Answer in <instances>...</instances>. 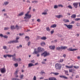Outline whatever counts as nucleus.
Here are the masks:
<instances>
[{
  "label": "nucleus",
  "mask_w": 80,
  "mask_h": 80,
  "mask_svg": "<svg viewBox=\"0 0 80 80\" xmlns=\"http://www.w3.org/2000/svg\"><path fill=\"white\" fill-rule=\"evenodd\" d=\"M30 12V11H28L25 14L24 18L25 19V22H28V19H30L32 17V15L31 14H29Z\"/></svg>",
  "instance_id": "1"
},
{
  "label": "nucleus",
  "mask_w": 80,
  "mask_h": 80,
  "mask_svg": "<svg viewBox=\"0 0 80 80\" xmlns=\"http://www.w3.org/2000/svg\"><path fill=\"white\" fill-rule=\"evenodd\" d=\"M55 68L57 70H60L62 68V64L60 63H57L55 64Z\"/></svg>",
  "instance_id": "2"
},
{
  "label": "nucleus",
  "mask_w": 80,
  "mask_h": 80,
  "mask_svg": "<svg viewBox=\"0 0 80 80\" xmlns=\"http://www.w3.org/2000/svg\"><path fill=\"white\" fill-rule=\"evenodd\" d=\"M49 55L50 53L49 52H47V51H45L44 52L41 54L42 56H43V57H47V56H48Z\"/></svg>",
  "instance_id": "3"
},
{
  "label": "nucleus",
  "mask_w": 80,
  "mask_h": 80,
  "mask_svg": "<svg viewBox=\"0 0 80 80\" xmlns=\"http://www.w3.org/2000/svg\"><path fill=\"white\" fill-rule=\"evenodd\" d=\"M64 25H65V26H66L67 28L68 29H72V28H73V25H72L69 24L68 25L66 24H64Z\"/></svg>",
  "instance_id": "4"
},
{
  "label": "nucleus",
  "mask_w": 80,
  "mask_h": 80,
  "mask_svg": "<svg viewBox=\"0 0 80 80\" xmlns=\"http://www.w3.org/2000/svg\"><path fill=\"white\" fill-rule=\"evenodd\" d=\"M1 72L2 73H4L6 72V69L5 68H3L0 69Z\"/></svg>",
  "instance_id": "5"
},
{
  "label": "nucleus",
  "mask_w": 80,
  "mask_h": 80,
  "mask_svg": "<svg viewBox=\"0 0 80 80\" xmlns=\"http://www.w3.org/2000/svg\"><path fill=\"white\" fill-rule=\"evenodd\" d=\"M38 50L39 52H41L44 51V49L39 47L38 48Z\"/></svg>",
  "instance_id": "6"
},
{
  "label": "nucleus",
  "mask_w": 80,
  "mask_h": 80,
  "mask_svg": "<svg viewBox=\"0 0 80 80\" xmlns=\"http://www.w3.org/2000/svg\"><path fill=\"white\" fill-rule=\"evenodd\" d=\"M18 41L17 40H14L12 41H10L9 42V43H18Z\"/></svg>",
  "instance_id": "7"
},
{
  "label": "nucleus",
  "mask_w": 80,
  "mask_h": 80,
  "mask_svg": "<svg viewBox=\"0 0 80 80\" xmlns=\"http://www.w3.org/2000/svg\"><path fill=\"white\" fill-rule=\"evenodd\" d=\"M78 2H74L73 3V5L75 8L78 7Z\"/></svg>",
  "instance_id": "8"
},
{
  "label": "nucleus",
  "mask_w": 80,
  "mask_h": 80,
  "mask_svg": "<svg viewBox=\"0 0 80 80\" xmlns=\"http://www.w3.org/2000/svg\"><path fill=\"white\" fill-rule=\"evenodd\" d=\"M56 17L58 18H62L63 16L62 15H59L55 16Z\"/></svg>",
  "instance_id": "9"
},
{
  "label": "nucleus",
  "mask_w": 80,
  "mask_h": 80,
  "mask_svg": "<svg viewBox=\"0 0 80 80\" xmlns=\"http://www.w3.org/2000/svg\"><path fill=\"white\" fill-rule=\"evenodd\" d=\"M7 56L8 57H9V58H11V57H16V54H14L13 55H9L8 54Z\"/></svg>",
  "instance_id": "10"
},
{
  "label": "nucleus",
  "mask_w": 80,
  "mask_h": 80,
  "mask_svg": "<svg viewBox=\"0 0 80 80\" xmlns=\"http://www.w3.org/2000/svg\"><path fill=\"white\" fill-rule=\"evenodd\" d=\"M37 49L35 48L34 49V52H33V54H37V53H38L39 52L38 51H37Z\"/></svg>",
  "instance_id": "11"
},
{
  "label": "nucleus",
  "mask_w": 80,
  "mask_h": 80,
  "mask_svg": "<svg viewBox=\"0 0 80 80\" xmlns=\"http://www.w3.org/2000/svg\"><path fill=\"white\" fill-rule=\"evenodd\" d=\"M60 78H65V79H68V78L67 77H65L64 76L62 75L59 76Z\"/></svg>",
  "instance_id": "12"
},
{
  "label": "nucleus",
  "mask_w": 80,
  "mask_h": 80,
  "mask_svg": "<svg viewBox=\"0 0 80 80\" xmlns=\"http://www.w3.org/2000/svg\"><path fill=\"white\" fill-rule=\"evenodd\" d=\"M55 46H49V48L51 50H54L55 49Z\"/></svg>",
  "instance_id": "13"
},
{
  "label": "nucleus",
  "mask_w": 80,
  "mask_h": 80,
  "mask_svg": "<svg viewBox=\"0 0 80 80\" xmlns=\"http://www.w3.org/2000/svg\"><path fill=\"white\" fill-rule=\"evenodd\" d=\"M34 65L33 63H30L28 64V67H32L34 66Z\"/></svg>",
  "instance_id": "14"
},
{
  "label": "nucleus",
  "mask_w": 80,
  "mask_h": 80,
  "mask_svg": "<svg viewBox=\"0 0 80 80\" xmlns=\"http://www.w3.org/2000/svg\"><path fill=\"white\" fill-rule=\"evenodd\" d=\"M49 80H57V79L55 78L51 77L49 78Z\"/></svg>",
  "instance_id": "15"
},
{
  "label": "nucleus",
  "mask_w": 80,
  "mask_h": 80,
  "mask_svg": "<svg viewBox=\"0 0 80 80\" xmlns=\"http://www.w3.org/2000/svg\"><path fill=\"white\" fill-rule=\"evenodd\" d=\"M17 59L15 57V56L12 57V60L14 62H17Z\"/></svg>",
  "instance_id": "16"
},
{
  "label": "nucleus",
  "mask_w": 80,
  "mask_h": 80,
  "mask_svg": "<svg viewBox=\"0 0 80 80\" xmlns=\"http://www.w3.org/2000/svg\"><path fill=\"white\" fill-rule=\"evenodd\" d=\"M56 27H57V25L56 24L52 25L50 26V28H56Z\"/></svg>",
  "instance_id": "17"
},
{
  "label": "nucleus",
  "mask_w": 80,
  "mask_h": 80,
  "mask_svg": "<svg viewBox=\"0 0 80 80\" xmlns=\"http://www.w3.org/2000/svg\"><path fill=\"white\" fill-rule=\"evenodd\" d=\"M23 14H24V12H22L20 13L19 14H18V16L19 17L22 16V15H23Z\"/></svg>",
  "instance_id": "18"
},
{
  "label": "nucleus",
  "mask_w": 80,
  "mask_h": 80,
  "mask_svg": "<svg viewBox=\"0 0 80 80\" xmlns=\"http://www.w3.org/2000/svg\"><path fill=\"white\" fill-rule=\"evenodd\" d=\"M78 49H72V48H69V50L70 51H76V50H77Z\"/></svg>",
  "instance_id": "19"
},
{
  "label": "nucleus",
  "mask_w": 80,
  "mask_h": 80,
  "mask_svg": "<svg viewBox=\"0 0 80 80\" xmlns=\"http://www.w3.org/2000/svg\"><path fill=\"white\" fill-rule=\"evenodd\" d=\"M67 48V47L66 46H61V50H65Z\"/></svg>",
  "instance_id": "20"
},
{
  "label": "nucleus",
  "mask_w": 80,
  "mask_h": 80,
  "mask_svg": "<svg viewBox=\"0 0 80 80\" xmlns=\"http://www.w3.org/2000/svg\"><path fill=\"white\" fill-rule=\"evenodd\" d=\"M8 3H9V2L8 1H6L4 2L3 5H8Z\"/></svg>",
  "instance_id": "21"
},
{
  "label": "nucleus",
  "mask_w": 80,
  "mask_h": 80,
  "mask_svg": "<svg viewBox=\"0 0 80 80\" xmlns=\"http://www.w3.org/2000/svg\"><path fill=\"white\" fill-rule=\"evenodd\" d=\"M20 28L18 25H16L15 27V29H17V30H19V29Z\"/></svg>",
  "instance_id": "22"
},
{
  "label": "nucleus",
  "mask_w": 80,
  "mask_h": 80,
  "mask_svg": "<svg viewBox=\"0 0 80 80\" xmlns=\"http://www.w3.org/2000/svg\"><path fill=\"white\" fill-rule=\"evenodd\" d=\"M73 67V65H72L70 66H66V67L68 68H72Z\"/></svg>",
  "instance_id": "23"
},
{
  "label": "nucleus",
  "mask_w": 80,
  "mask_h": 80,
  "mask_svg": "<svg viewBox=\"0 0 80 80\" xmlns=\"http://www.w3.org/2000/svg\"><path fill=\"white\" fill-rule=\"evenodd\" d=\"M46 30L47 31H48V32H50V28L49 27H46Z\"/></svg>",
  "instance_id": "24"
},
{
  "label": "nucleus",
  "mask_w": 80,
  "mask_h": 80,
  "mask_svg": "<svg viewBox=\"0 0 80 80\" xmlns=\"http://www.w3.org/2000/svg\"><path fill=\"white\" fill-rule=\"evenodd\" d=\"M41 46L43 47V46H44V45H45V43L43 42H41Z\"/></svg>",
  "instance_id": "25"
},
{
  "label": "nucleus",
  "mask_w": 80,
  "mask_h": 80,
  "mask_svg": "<svg viewBox=\"0 0 80 80\" xmlns=\"http://www.w3.org/2000/svg\"><path fill=\"white\" fill-rule=\"evenodd\" d=\"M41 40H45L47 39V37H43L41 38Z\"/></svg>",
  "instance_id": "26"
},
{
  "label": "nucleus",
  "mask_w": 80,
  "mask_h": 80,
  "mask_svg": "<svg viewBox=\"0 0 80 80\" xmlns=\"http://www.w3.org/2000/svg\"><path fill=\"white\" fill-rule=\"evenodd\" d=\"M11 30H14V29H15V27L14 26H11Z\"/></svg>",
  "instance_id": "27"
},
{
  "label": "nucleus",
  "mask_w": 80,
  "mask_h": 80,
  "mask_svg": "<svg viewBox=\"0 0 80 80\" xmlns=\"http://www.w3.org/2000/svg\"><path fill=\"white\" fill-rule=\"evenodd\" d=\"M19 72V70L18 69L14 73V75H17L18 74V72Z\"/></svg>",
  "instance_id": "28"
},
{
  "label": "nucleus",
  "mask_w": 80,
  "mask_h": 80,
  "mask_svg": "<svg viewBox=\"0 0 80 80\" xmlns=\"http://www.w3.org/2000/svg\"><path fill=\"white\" fill-rule=\"evenodd\" d=\"M63 62V59H61L60 60L58 61L59 63H62Z\"/></svg>",
  "instance_id": "29"
},
{
  "label": "nucleus",
  "mask_w": 80,
  "mask_h": 80,
  "mask_svg": "<svg viewBox=\"0 0 80 80\" xmlns=\"http://www.w3.org/2000/svg\"><path fill=\"white\" fill-rule=\"evenodd\" d=\"M23 77H24V75H23L22 74L19 77L21 79H23Z\"/></svg>",
  "instance_id": "30"
},
{
  "label": "nucleus",
  "mask_w": 80,
  "mask_h": 80,
  "mask_svg": "<svg viewBox=\"0 0 80 80\" xmlns=\"http://www.w3.org/2000/svg\"><path fill=\"white\" fill-rule=\"evenodd\" d=\"M12 80H22V79L18 78H12Z\"/></svg>",
  "instance_id": "31"
},
{
  "label": "nucleus",
  "mask_w": 80,
  "mask_h": 80,
  "mask_svg": "<svg viewBox=\"0 0 80 80\" xmlns=\"http://www.w3.org/2000/svg\"><path fill=\"white\" fill-rule=\"evenodd\" d=\"M71 18H75L76 17V15L73 14L71 16Z\"/></svg>",
  "instance_id": "32"
},
{
  "label": "nucleus",
  "mask_w": 80,
  "mask_h": 80,
  "mask_svg": "<svg viewBox=\"0 0 80 80\" xmlns=\"http://www.w3.org/2000/svg\"><path fill=\"white\" fill-rule=\"evenodd\" d=\"M42 14L43 15H47V12H43L42 13Z\"/></svg>",
  "instance_id": "33"
},
{
  "label": "nucleus",
  "mask_w": 80,
  "mask_h": 80,
  "mask_svg": "<svg viewBox=\"0 0 80 80\" xmlns=\"http://www.w3.org/2000/svg\"><path fill=\"white\" fill-rule=\"evenodd\" d=\"M20 61H22V59H21V58H17V62H20Z\"/></svg>",
  "instance_id": "34"
},
{
  "label": "nucleus",
  "mask_w": 80,
  "mask_h": 80,
  "mask_svg": "<svg viewBox=\"0 0 80 80\" xmlns=\"http://www.w3.org/2000/svg\"><path fill=\"white\" fill-rule=\"evenodd\" d=\"M3 49L4 50H7V47L6 46H3Z\"/></svg>",
  "instance_id": "35"
},
{
  "label": "nucleus",
  "mask_w": 80,
  "mask_h": 80,
  "mask_svg": "<svg viewBox=\"0 0 80 80\" xmlns=\"http://www.w3.org/2000/svg\"><path fill=\"white\" fill-rule=\"evenodd\" d=\"M64 72H65V74H66L67 75H69V74L68 73V71H64Z\"/></svg>",
  "instance_id": "36"
},
{
  "label": "nucleus",
  "mask_w": 80,
  "mask_h": 80,
  "mask_svg": "<svg viewBox=\"0 0 80 80\" xmlns=\"http://www.w3.org/2000/svg\"><path fill=\"white\" fill-rule=\"evenodd\" d=\"M14 65L15 67H17L18 66V63H16L14 64Z\"/></svg>",
  "instance_id": "37"
},
{
  "label": "nucleus",
  "mask_w": 80,
  "mask_h": 80,
  "mask_svg": "<svg viewBox=\"0 0 80 80\" xmlns=\"http://www.w3.org/2000/svg\"><path fill=\"white\" fill-rule=\"evenodd\" d=\"M57 50H62L61 47L57 48Z\"/></svg>",
  "instance_id": "38"
},
{
  "label": "nucleus",
  "mask_w": 80,
  "mask_h": 80,
  "mask_svg": "<svg viewBox=\"0 0 80 80\" xmlns=\"http://www.w3.org/2000/svg\"><path fill=\"white\" fill-rule=\"evenodd\" d=\"M40 74L41 75H43V74H45V72H44L43 71H42L40 72Z\"/></svg>",
  "instance_id": "39"
},
{
  "label": "nucleus",
  "mask_w": 80,
  "mask_h": 80,
  "mask_svg": "<svg viewBox=\"0 0 80 80\" xmlns=\"http://www.w3.org/2000/svg\"><path fill=\"white\" fill-rule=\"evenodd\" d=\"M8 29H9V28L8 27L4 28V30H8Z\"/></svg>",
  "instance_id": "40"
},
{
  "label": "nucleus",
  "mask_w": 80,
  "mask_h": 80,
  "mask_svg": "<svg viewBox=\"0 0 80 80\" xmlns=\"http://www.w3.org/2000/svg\"><path fill=\"white\" fill-rule=\"evenodd\" d=\"M32 2L33 3H36L38 2V1H32Z\"/></svg>",
  "instance_id": "41"
},
{
  "label": "nucleus",
  "mask_w": 80,
  "mask_h": 80,
  "mask_svg": "<svg viewBox=\"0 0 80 80\" xmlns=\"http://www.w3.org/2000/svg\"><path fill=\"white\" fill-rule=\"evenodd\" d=\"M68 8H70V9H72V6L70 5L68 6Z\"/></svg>",
  "instance_id": "42"
},
{
  "label": "nucleus",
  "mask_w": 80,
  "mask_h": 80,
  "mask_svg": "<svg viewBox=\"0 0 80 80\" xmlns=\"http://www.w3.org/2000/svg\"><path fill=\"white\" fill-rule=\"evenodd\" d=\"M54 8H55V9L57 8H58V6H57V5H54Z\"/></svg>",
  "instance_id": "43"
},
{
  "label": "nucleus",
  "mask_w": 80,
  "mask_h": 80,
  "mask_svg": "<svg viewBox=\"0 0 80 80\" xmlns=\"http://www.w3.org/2000/svg\"><path fill=\"white\" fill-rule=\"evenodd\" d=\"M53 74L54 75H58L59 74V73L55 72V73H53Z\"/></svg>",
  "instance_id": "44"
},
{
  "label": "nucleus",
  "mask_w": 80,
  "mask_h": 80,
  "mask_svg": "<svg viewBox=\"0 0 80 80\" xmlns=\"http://www.w3.org/2000/svg\"><path fill=\"white\" fill-rule=\"evenodd\" d=\"M58 7H63V6L62 4H59L58 5Z\"/></svg>",
  "instance_id": "45"
},
{
  "label": "nucleus",
  "mask_w": 80,
  "mask_h": 80,
  "mask_svg": "<svg viewBox=\"0 0 80 80\" xmlns=\"http://www.w3.org/2000/svg\"><path fill=\"white\" fill-rule=\"evenodd\" d=\"M4 16H6V18H8V16H7V13H4Z\"/></svg>",
  "instance_id": "46"
},
{
  "label": "nucleus",
  "mask_w": 80,
  "mask_h": 80,
  "mask_svg": "<svg viewBox=\"0 0 80 80\" xmlns=\"http://www.w3.org/2000/svg\"><path fill=\"white\" fill-rule=\"evenodd\" d=\"M76 25L77 27H80V23H76Z\"/></svg>",
  "instance_id": "47"
},
{
  "label": "nucleus",
  "mask_w": 80,
  "mask_h": 80,
  "mask_svg": "<svg viewBox=\"0 0 80 80\" xmlns=\"http://www.w3.org/2000/svg\"><path fill=\"white\" fill-rule=\"evenodd\" d=\"M75 21H78L80 20V18H77L75 19Z\"/></svg>",
  "instance_id": "48"
},
{
  "label": "nucleus",
  "mask_w": 80,
  "mask_h": 80,
  "mask_svg": "<svg viewBox=\"0 0 80 80\" xmlns=\"http://www.w3.org/2000/svg\"><path fill=\"white\" fill-rule=\"evenodd\" d=\"M74 68H79V66H74Z\"/></svg>",
  "instance_id": "49"
},
{
  "label": "nucleus",
  "mask_w": 80,
  "mask_h": 80,
  "mask_svg": "<svg viewBox=\"0 0 80 80\" xmlns=\"http://www.w3.org/2000/svg\"><path fill=\"white\" fill-rule=\"evenodd\" d=\"M33 80H37V78L36 77V76H34L33 78Z\"/></svg>",
  "instance_id": "50"
},
{
  "label": "nucleus",
  "mask_w": 80,
  "mask_h": 80,
  "mask_svg": "<svg viewBox=\"0 0 80 80\" xmlns=\"http://www.w3.org/2000/svg\"><path fill=\"white\" fill-rule=\"evenodd\" d=\"M31 63H35V60H32L31 61Z\"/></svg>",
  "instance_id": "51"
},
{
  "label": "nucleus",
  "mask_w": 80,
  "mask_h": 80,
  "mask_svg": "<svg viewBox=\"0 0 80 80\" xmlns=\"http://www.w3.org/2000/svg\"><path fill=\"white\" fill-rule=\"evenodd\" d=\"M4 36L2 34H0V37H3Z\"/></svg>",
  "instance_id": "52"
},
{
  "label": "nucleus",
  "mask_w": 80,
  "mask_h": 80,
  "mask_svg": "<svg viewBox=\"0 0 80 80\" xmlns=\"http://www.w3.org/2000/svg\"><path fill=\"white\" fill-rule=\"evenodd\" d=\"M3 37H4V38H8V36H6V35L4 36Z\"/></svg>",
  "instance_id": "53"
},
{
  "label": "nucleus",
  "mask_w": 80,
  "mask_h": 80,
  "mask_svg": "<svg viewBox=\"0 0 80 80\" xmlns=\"http://www.w3.org/2000/svg\"><path fill=\"white\" fill-rule=\"evenodd\" d=\"M7 57H8L7 55H5L3 56V57H4V58H6Z\"/></svg>",
  "instance_id": "54"
},
{
  "label": "nucleus",
  "mask_w": 80,
  "mask_h": 80,
  "mask_svg": "<svg viewBox=\"0 0 80 80\" xmlns=\"http://www.w3.org/2000/svg\"><path fill=\"white\" fill-rule=\"evenodd\" d=\"M31 43L30 42H29L28 43V46H29L30 45Z\"/></svg>",
  "instance_id": "55"
},
{
  "label": "nucleus",
  "mask_w": 80,
  "mask_h": 80,
  "mask_svg": "<svg viewBox=\"0 0 80 80\" xmlns=\"http://www.w3.org/2000/svg\"><path fill=\"white\" fill-rule=\"evenodd\" d=\"M54 33V31L52 30L51 31V34H53Z\"/></svg>",
  "instance_id": "56"
},
{
  "label": "nucleus",
  "mask_w": 80,
  "mask_h": 80,
  "mask_svg": "<svg viewBox=\"0 0 80 80\" xmlns=\"http://www.w3.org/2000/svg\"><path fill=\"white\" fill-rule=\"evenodd\" d=\"M41 21V20L40 19H38L37 20V21L38 22H40Z\"/></svg>",
  "instance_id": "57"
},
{
  "label": "nucleus",
  "mask_w": 80,
  "mask_h": 80,
  "mask_svg": "<svg viewBox=\"0 0 80 80\" xmlns=\"http://www.w3.org/2000/svg\"><path fill=\"white\" fill-rule=\"evenodd\" d=\"M23 35H24V33H23L19 34V35H20V36H22Z\"/></svg>",
  "instance_id": "58"
},
{
  "label": "nucleus",
  "mask_w": 80,
  "mask_h": 80,
  "mask_svg": "<svg viewBox=\"0 0 80 80\" xmlns=\"http://www.w3.org/2000/svg\"><path fill=\"white\" fill-rule=\"evenodd\" d=\"M67 22H69V20L68 19H66V22H65V23H67Z\"/></svg>",
  "instance_id": "59"
},
{
  "label": "nucleus",
  "mask_w": 80,
  "mask_h": 80,
  "mask_svg": "<svg viewBox=\"0 0 80 80\" xmlns=\"http://www.w3.org/2000/svg\"><path fill=\"white\" fill-rule=\"evenodd\" d=\"M69 72H73V69H70Z\"/></svg>",
  "instance_id": "60"
},
{
  "label": "nucleus",
  "mask_w": 80,
  "mask_h": 80,
  "mask_svg": "<svg viewBox=\"0 0 80 80\" xmlns=\"http://www.w3.org/2000/svg\"><path fill=\"white\" fill-rule=\"evenodd\" d=\"M15 77L16 78H18V75L17 74L15 75Z\"/></svg>",
  "instance_id": "61"
},
{
  "label": "nucleus",
  "mask_w": 80,
  "mask_h": 80,
  "mask_svg": "<svg viewBox=\"0 0 80 80\" xmlns=\"http://www.w3.org/2000/svg\"><path fill=\"white\" fill-rule=\"evenodd\" d=\"M77 58L78 59V60H80V56H78L77 57Z\"/></svg>",
  "instance_id": "62"
},
{
  "label": "nucleus",
  "mask_w": 80,
  "mask_h": 80,
  "mask_svg": "<svg viewBox=\"0 0 80 80\" xmlns=\"http://www.w3.org/2000/svg\"><path fill=\"white\" fill-rule=\"evenodd\" d=\"M25 38H27V39H28H28H29V37H28V36H26L25 37Z\"/></svg>",
  "instance_id": "63"
},
{
  "label": "nucleus",
  "mask_w": 80,
  "mask_h": 80,
  "mask_svg": "<svg viewBox=\"0 0 80 80\" xmlns=\"http://www.w3.org/2000/svg\"><path fill=\"white\" fill-rule=\"evenodd\" d=\"M42 64H45V62L44 61L42 62Z\"/></svg>",
  "instance_id": "64"
}]
</instances>
